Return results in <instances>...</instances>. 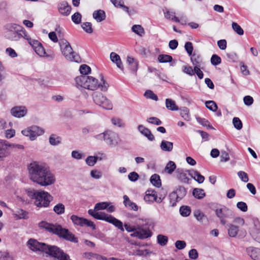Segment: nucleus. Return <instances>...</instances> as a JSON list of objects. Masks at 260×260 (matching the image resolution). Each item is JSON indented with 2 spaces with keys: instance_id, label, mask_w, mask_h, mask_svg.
I'll use <instances>...</instances> for the list:
<instances>
[{
  "instance_id": "obj_37",
  "label": "nucleus",
  "mask_w": 260,
  "mask_h": 260,
  "mask_svg": "<svg viewBox=\"0 0 260 260\" xmlns=\"http://www.w3.org/2000/svg\"><path fill=\"white\" fill-rule=\"evenodd\" d=\"M181 117L186 121H189L191 119L189 114V110L186 107H183L180 109V112Z\"/></svg>"
},
{
  "instance_id": "obj_32",
  "label": "nucleus",
  "mask_w": 260,
  "mask_h": 260,
  "mask_svg": "<svg viewBox=\"0 0 260 260\" xmlns=\"http://www.w3.org/2000/svg\"><path fill=\"white\" fill-rule=\"evenodd\" d=\"M14 215L17 219H27V212L22 209H17L14 212Z\"/></svg>"
},
{
  "instance_id": "obj_23",
  "label": "nucleus",
  "mask_w": 260,
  "mask_h": 260,
  "mask_svg": "<svg viewBox=\"0 0 260 260\" xmlns=\"http://www.w3.org/2000/svg\"><path fill=\"white\" fill-rule=\"evenodd\" d=\"M111 60L116 64L117 68L121 70H123V66L121 60L120 56L115 52H112L110 55Z\"/></svg>"
},
{
  "instance_id": "obj_12",
  "label": "nucleus",
  "mask_w": 260,
  "mask_h": 260,
  "mask_svg": "<svg viewBox=\"0 0 260 260\" xmlns=\"http://www.w3.org/2000/svg\"><path fill=\"white\" fill-rule=\"evenodd\" d=\"M216 216L219 219L221 224L225 225L227 218H231L234 216L233 211L225 206L217 207L214 210Z\"/></svg>"
},
{
  "instance_id": "obj_39",
  "label": "nucleus",
  "mask_w": 260,
  "mask_h": 260,
  "mask_svg": "<svg viewBox=\"0 0 260 260\" xmlns=\"http://www.w3.org/2000/svg\"><path fill=\"white\" fill-rule=\"evenodd\" d=\"M193 196L198 199H201L205 196L204 190L202 189L195 188L192 192Z\"/></svg>"
},
{
  "instance_id": "obj_48",
  "label": "nucleus",
  "mask_w": 260,
  "mask_h": 260,
  "mask_svg": "<svg viewBox=\"0 0 260 260\" xmlns=\"http://www.w3.org/2000/svg\"><path fill=\"white\" fill-rule=\"evenodd\" d=\"M144 96L147 99H150L155 101H158V98L156 94L153 93V91L150 90H147L144 93Z\"/></svg>"
},
{
  "instance_id": "obj_31",
  "label": "nucleus",
  "mask_w": 260,
  "mask_h": 260,
  "mask_svg": "<svg viewBox=\"0 0 260 260\" xmlns=\"http://www.w3.org/2000/svg\"><path fill=\"white\" fill-rule=\"evenodd\" d=\"M61 138L55 134L51 135L49 138L50 144L53 146H56L59 144L61 143Z\"/></svg>"
},
{
  "instance_id": "obj_15",
  "label": "nucleus",
  "mask_w": 260,
  "mask_h": 260,
  "mask_svg": "<svg viewBox=\"0 0 260 260\" xmlns=\"http://www.w3.org/2000/svg\"><path fill=\"white\" fill-rule=\"evenodd\" d=\"M70 218L75 225L80 226H86L91 228L92 230L95 229L96 226L93 222L86 218L80 217L75 215H72Z\"/></svg>"
},
{
  "instance_id": "obj_41",
  "label": "nucleus",
  "mask_w": 260,
  "mask_h": 260,
  "mask_svg": "<svg viewBox=\"0 0 260 260\" xmlns=\"http://www.w3.org/2000/svg\"><path fill=\"white\" fill-rule=\"evenodd\" d=\"M157 241L160 245L164 246L167 245L168 238L166 236L159 234L157 236Z\"/></svg>"
},
{
  "instance_id": "obj_63",
  "label": "nucleus",
  "mask_w": 260,
  "mask_h": 260,
  "mask_svg": "<svg viewBox=\"0 0 260 260\" xmlns=\"http://www.w3.org/2000/svg\"><path fill=\"white\" fill-rule=\"evenodd\" d=\"M237 207L241 211L243 212H246L247 211V206L245 202H239L237 204Z\"/></svg>"
},
{
  "instance_id": "obj_26",
  "label": "nucleus",
  "mask_w": 260,
  "mask_h": 260,
  "mask_svg": "<svg viewBox=\"0 0 260 260\" xmlns=\"http://www.w3.org/2000/svg\"><path fill=\"white\" fill-rule=\"evenodd\" d=\"M144 199L148 203L153 202L154 200H156V192L154 190H147Z\"/></svg>"
},
{
  "instance_id": "obj_3",
  "label": "nucleus",
  "mask_w": 260,
  "mask_h": 260,
  "mask_svg": "<svg viewBox=\"0 0 260 260\" xmlns=\"http://www.w3.org/2000/svg\"><path fill=\"white\" fill-rule=\"evenodd\" d=\"M136 225H131L128 223L124 225L125 230L128 233H132L131 236L141 240L145 239L152 236V233L149 228L145 227L148 224L146 219H138Z\"/></svg>"
},
{
  "instance_id": "obj_17",
  "label": "nucleus",
  "mask_w": 260,
  "mask_h": 260,
  "mask_svg": "<svg viewBox=\"0 0 260 260\" xmlns=\"http://www.w3.org/2000/svg\"><path fill=\"white\" fill-rule=\"evenodd\" d=\"M11 146V144L7 141L0 139V158L1 159L9 155L10 153L9 148Z\"/></svg>"
},
{
  "instance_id": "obj_10",
  "label": "nucleus",
  "mask_w": 260,
  "mask_h": 260,
  "mask_svg": "<svg viewBox=\"0 0 260 260\" xmlns=\"http://www.w3.org/2000/svg\"><path fill=\"white\" fill-rule=\"evenodd\" d=\"M92 96L93 101L96 105L106 110L112 109L113 104L112 102L101 92H94L93 93Z\"/></svg>"
},
{
  "instance_id": "obj_29",
  "label": "nucleus",
  "mask_w": 260,
  "mask_h": 260,
  "mask_svg": "<svg viewBox=\"0 0 260 260\" xmlns=\"http://www.w3.org/2000/svg\"><path fill=\"white\" fill-rule=\"evenodd\" d=\"M126 61L130 66L131 70L133 72H136L138 68V61L136 59L131 56L127 57Z\"/></svg>"
},
{
  "instance_id": "obj_1",
  "label": "nucleus",
  "mask_w": 260,
  "mask_h": 260,
  "mask_svg": "<svg viewBox=\"0 0 260 260\" xmlns=\"http://www.w3.org/2000/svg\"><path fill=\"white\" fill-rule=\"evenodd\" d=\"M78 88L82 87L90 90L99 89L101 91L106 92L109 87V84L101 76L100 81L90 76H80L75 78Z\"/></svg>"
},
{
  "instance_id": "obj_55",
  "label": "nucleus",
  "mask_w": 260,
  "mask_h": 260,
  "mask_svg": "<svg viewBox=\"0 0 260 260\" xmlns=\"http://www.w3.org/2000/svg\"><path fill=\"white\" fill-rule=\"evenodd\" d=\"M194 215L196 219L200 222H203L204 219L206 217L204 214L199 210L194 212Z\"/></svg>"
},
{
  "instance_id": "obj_14",
  "label": "nucleus",
  "mask_w": 260,
  "mask_h": 260,
  "mask_svg": "<svg viewBox=\"0 0 260 260\" xmlns=\"http://www.w3.org/2000/svg\"><path fill=\"white\" fill-rule=\"evenodd\" d=\"M55 182V176L46 168L36 183L42 186H47L54 184Z\"/></svg>"
},
{
  "instance_id": "obj_46",
  "label": "nucleus",
  "mask_w": 260,
  "mask_h": 260,
  "mask_svg": "<svg viewBox=\"0 0 260 260\" xmlns=\"http://www.w3.org/2000/svg\"><path fill=\"white\" fill-rule=\"evenodd\" d=\"M111 122L112 124L115 126H117L119 127L124 126V123L123 122L122 120L119 118H112L111 119Z\"/></svg>"
},
{
  "instance_id": "obj_58",
  "label": "nucleus",
  "mask_w": 260,
  "mask_h": 260,
  "mask_svg": "<svg viewBox=\"0 0 260 260\" xmlns=\"http://www.w3.org/2000/svg\"><path fill=\"white\" fill-rule=\"evenodd\" d=\"M36 53L40 56H44L46 54V52L45 51L44 48L42 46L41 44L39 47H36L34 49Z\"/></svg>"
},
{
  "instance_id": "obj_40",
  "label": "nucleus",
  "mask_w": 260,
  "mask_h": 260,
  "mask_svg": "<svg viewBox=\"0 0 260 260\" xmlns=\"http://www.w3.org/2000/svg\"><path fill=\"white\" fill-rule=\"evenodd\" d=\"M173 59L171 55L167 54H160L158 56V60L161 63H166L172 61Z\"/></svg>"
},
{
  "instance_id": "obj_28",
  "label": "nucleus",
  "mask_w": 260,
  "mask_h": 260,
  "mask_svg": "<svg viewBox=\"0 0 260 260\" xmlns=\"http://www.w3.org/2000/svg\"><path fill=\"white\" fill-rule=\"evenodd\" d=\"M160 147L164 151L170 152L173 150V143L170 141L162 140L161 142Z\"/></svg>"
},
{
  "instance_id": "obj_44",
  "label": "nucleus",
  "mask_w": 260,
  "mask_h": 260,
  "mask_svg": "<svg viewBox=\"0 0 260 260\" xmlns=\"http://www.w3.org/2000/svg\"><path fill=\"white\" fill-rule=\"evenodd\" d=\"M165 17L168 19H171L176 22H179L180 19L175 16V13L170 11H167L165 13Z\"/></svg>"
},
{
  "instance_id": "obj_4",
  "label": "nucleus",
  "mask_w": 260,
  "mask_h": 260,
  "mask_svg": "<svg viewBox=\"0 0 260 260\" xmlns=\"http://www.w3.org/2000/svg\"><path fill=\"white\" fill-rule=\"evenodd\" d=\"M39 226L41 228L45 229L49 233L56 234L59 237L64 239L71 241L72 242L77 243L78 242V239L70 232L68 229L62 228L59 224H53L48 223L46 221H42L39 223Z\"/></svg>"
},
{
  "instance_id": "obj_38",
  "label": "nucleus",
  "mask_w": 260,
  "mask_h": 260,
  "mask_svg": "<svg viewBox=\"0 0 260 260\" xmlns=\"http://www.w3.org/2000/svg\"><path fill=\"white\" fill-rule=\"evenodd\" d=\"M250 255L253 260H260V249L252 248Z\"/></svg>"
},
{
  "instance_id": "obj_57",
  "label": "nucleus",
  "mask_w": 260,
  "mask_h": 260,
  "mask_svg": "<svg viewBox=\"0 0 260 260\" xmlns=\"http://www.w3.org/2000/svg\"><path fill=\"white\" fill-rule=\"evenodd\" d=\"M82 16L79 12H76L72 16V21L76 24H79L81 21Z\"/></svg>"
},
{
  "instance_id": "obj_6",
  "label": "nucleus",
  "mask_w": 260,
  "mask_h": 260,
  "mask_svg": "<svg viewBox=\"0 0 260 260\" xmlns=\"http://www.w3.org/2000/svg\"><path fill=\"white\" fill-rule=\"evenodd\" d=\"M28 196L35 199L34 204L38 207H47L52 200V197L45 191L31 190L28 191Z\"/></svg>"
},
{
  "instance_id": "obj_30",
  "label": "nucleus",
  "mask_w": 260,
  "mask_h": 260,
  "mask_svg": "<svg viewBox=\"0 0 260 260\" xmlns=\"http://www.w3.org/2000/svg\"><path fill=\"white\" fill-rule=\"evenodd\" d=\"M166 107L168 110L171 111H177L179 109L175 102L171 99H166Z\"/></svg>"
},
{
  "instance_id": "obj_7",
  "label": "nucleus",
  "mask_w": 260,
  "mask_h": 260,
  "mask_svg": "<svg viewBox=\"0 0 260 260\" xmlns=\"http://www.w3.org/2000/svg\"><path fill=\"white\" fill-rule=\"evenodd\" d=\"M245 223V220L243 218L237 217L234 218L233 223L229 225L228 229V234L231 237H235L238 236L240 237H245L246 235V230L240 229Z\"/></svg>"
},
{
  "instance_id": "obj_42",
  "label": "nucleus",
  "mask_w": 260,
  "mask_h": 260,
  "mask_svg": "<svg viewBox=\"0 0 260 260\" xmlns=\"http://www.w3.org/2000/svg\"><path fill=\"white\" fill-rule=\"evenodd\" d=\"M20 36H19V31H11L7 34V38L11 41H19L20 40Z\"/></svg>"
},
{
  "instance_id": "obj_16",
  "label": "nucleus",
  "mask_w": 260,
  "mask_h": 260,
  "mask_svg": "<svg viewBox=\"0 0 260 260\" xmlns=\"http://www.w3.org/2000/svg\"><path fill=\"white\" fill-rule=\"evenodd\" d=\"M28 247L34 251L45 252L47 245L44 243L39 242L37 240L30 239L27 242Z\"/></svg>"
},
{
  "instance_id": "obj_22",
  "label": "nucleus",
  "mask_w": 260,
  "mask_h": 260,
  "mask_svg": "<svg viewBox=\"0 0 260 260\" xmlns=\"http://www.w3.org/2000/svg\"><path fill=\"white\" fill-rule=\"evenodd\" d=\"M139 131L144 136H145L150 141H153L154 139V137L151 133L150 130L147 127H145L143 125H139L138 127Z\"/></svg>"
},
{
  "instance_id": "obj_53",
  "label": "nucleus",
  "mask_w": 260,
  "mask_h": 260,
  "mask_svg": "<svg viewBox=\"0 0 260 260\" xmlns=\"http://www.w3.org/2000/svg\"><path fill=\"white\" fill-rule=\"evenodd\" d=\"M21 26H20L16 24L11 23L7 24L6 26V28L9 31V32L18 31L19 30V29L20 28Z\"/></svg>"
},
{
  "instance_id": "obj_24",
  "label": "nucleus",
  "mask_w": 260,
  "mask_h": 260,
  "mask_svg": "<svg viewBox=\"0 0 260 260\" xmlns=\"http://www.w3.org/2000/svg\"><path fill=\"white\" fill-rule=\"evenodd\" d=\"M92 16L98 22H102L104 20L106 17L105 11L101 9L94 11L93 12Z\"/></svg>"
},
{
  "instance_id": "obj_13",
  "label": "nucleus",
  "mask_w": 260,
  "mask_h": 260,
  "mask_svg": "<svg viewBox=\"0 0 260 260\" xmlns=\"http://www.w3.org/2000/svg\"><path fill=\"white\" fill-rule=\"evenodd\" d=\"M45 252L57 258L58 260H72L68 254L64 253L63 250L55 246L47 245V248H46Z\"/></svg>"
},
{
  "instance_id": "obj_43",
  "label": "nucleus",
  "mask_w": 260,
  "mask_h": 260,
  "mask_svg": "<svg viewBox=\"0 0 260 260\" xmlns=\"http://www.w3.org/2000/svg\"><path fill=\"white\" fill-rule=\"evenodd\" d=\"M206 107L213 112H216L217 110V106L213 101H208L205 102Z\"/></svg>"
},
{
  "instance_id": "obj_60",
  "label": "nucleus",
  "mask_w": 260,
  "mask_h": 260,
  "mask_svg": "<svg viewBox=\"0 0 260 260\" xmlns=\"http://www.w3.org/2000/svg\"><path fill=\"white\" fill-rule=\"evenodd\" d=\"M90 176L94 179H99L101 178L102 174L101 172L97 170H93L90 172Z\"/></svg>"
},
{
  "instance_id": "obj_49",
  "label": "nucleus",
  "mask_w": 260,
  "mask_h": 260,
  "mask_svg": "<svg viewBox=\"0 0 260 260\" xmlns=\"http://www.w3.org/2000/svg\"><path fill=\"white\" fill-rule=\"evenodd\" d=\"M98 157L94 156H88L85 161L87 165L89 166H93L97 161Z\"/></svg>"
},
{
  "instance_id": "obj_47",
  "label": "nucleus",
  "mask_w": 260,
  "mask_h": 260,
  "mask_svg": "<svg viewBox=\"0 0 260 260\" xmlns=\"http://www.w3.org/2000/svg\"><path fill=\"white\" fill-rule=\"evenodd\" d=\"M80 71L82 76H87L90 72L91 69L86 64H82L80 66Z\"/></svg>"
},
{
  "instance_id": "obj_2",
  "label": "nucleus",
  "mask_w": 260,
  "mask_h": 260,
  "mask_svg": "<svg viewBox=\"0 0 260 260\" xmlns=\"http://www.w3.org/2000/svg\"><path fill=\"white\" fill-rule=\"evenodd\" d=\"M110 205L108 202H101L95 204L94 209H89L88 213L93 217L95 219L101 220H104L117 227L120 231L123 232L124 229L122 222L114 217L111 215H109L104 212H96L99 210L106 209Z\"/></svg>"
},
{
  "instance_id": "obj_50",
  "label": "nucleus",
  "mask_w": 260,
  "mask_h": 260,
  "mask_svg": "<svg viewBox=\"0 0 260 260\" xmlns=\"http://www.w3.org/2000/svg\"><path fill=\"white\" fill-rule=\"evenodd\" d=\"M180 212L182 216L187 217L190 214L191 210L187 206H182L180 208Z\"/></svg>"
},
{
  "instance_id": "obj_27",
  "label": "nucleus",
  "mask_w": 260,
  "mask_h": 260,
  "mask_svg": "<svg viewBox=\"0 0 260 260\" xmlns=\"http://www.w3.org/2000/svg\"><path fill=\"white\" fill-rule=\"evenodd\" d=\"M123 204L124 206L129 209L137 211L138 210V206L134 202H132L126 195L123 196Z\"/></svg>"
},
{
  "instance_id": "obj_11",
  "label": "nucleus",
  "mask_w": 260,
  "mask_h": 260,
  "mask_svg": "<svg viewBox=\"0 0 260 260\" xmlns=\"http://www.w3.org/2000/svg\"><path fill=\"white\" fill-rule=\"evenodd\" d=\"M45 133L44 129L37 125H32L27 127L21 131L22 134L28 137L30 141H35L38 137L43 135Z\"/></svg>"
},
{
  "instance_id": "obj_35",
  "label": "nucleus",
  "mask_w": 260,
  "mask_h": 260,
  "mask_svg": "<svg viewBox=\"0 0 260 260\" xmlns=\"http://www.w3.org/2000/svg\"><path fill=\"white\" fill-rule=\"evenodd\" d=\"M133 32L139 36H143L145 34L143 27L140 25H134L132 27Z\"/></svg>"
},
{
  "instance_id": "obj_62",
  "label": "nucleus",
  "mask_w": 260,
  "mask_h": 260,
  "mask_svg": "<svg viewBox=\"0 0 260 260\" xmlns=\"http://www.w3.org/2000/svg\"><path fill=\"white\" fill-rule=\"evenodd\" d=\"M148 122L155 124L157 125H160L161 121L157 118L155 117H151L147 119Z\"/></svg>"
},
{
  "instance_id": "obj_21",
  "label": "nucleus",
  "mask_w": 260,
  "mask_h": 260,
  "mask_svg": "<svg viewBox=\"0 0 260 260\" xmlns=\"http://www.w3.org/2000/svg\"><path fill=\"white\" fill-rule=\"evenodd\" d=\"M58 9L62 15L68 16L70 14L72 8L66 1H63L58 4Z\"/></svg>"
},
{
  "instance_id": "obj_59",
  "label": "nucleus",
  "mask_w": 260,
  "mask_h": 260,
  "mask_svg": "<svg viewBox=\"0 0 260 260\" xmlns=\"http://www.w3.org/2000/svg\"><path fill=\"white\" fill-rule=\"evenodd\" d=\"M221 58L218 55L214 54L212 56L211 58V62L214 66H216L220 63Z\"/></svg>"
},
{
  "instance_id": "obj_56",
  "label": "nucleus",
  "mask_w": 260,
  "mask_h": 260,
  "mask_svg": "<svg viewBox=\"0 0 260 260\" xmlns=\"http://www.w3.org/2000/svg\"><path fill=\"white\" fill-rule=\"evenodd\" d=\"M238 177L244 182H247L249 181V178L247 174L244 171H239L237 173Z\"/></svg>"
},
{
  "instance_id": "obj_54",
  "label": "nucleus",
  "mask_w": 260,
  "mask_h": 260,
  "mask_svg": "<svg viewBox=\"0 0 260 260\" xmlns=\"http://www.w3.org/2000/svg\"><path fill=\"white\" fill-rule=\"evenodd\" d=\"M233 123L235 128L240 130L242 128V123L241 120L238 117H234L233 119Z\"/></svg>"
},
{
  "instance_id": "obj_45",
  "label": "nucleus",
  "mask_w": 260,
  "mask_h": 260,
  "mask_svg": "<svg viewBox=\"0 0 260 260\" xmlns=\"http://www.w3.org/2000/svg\"><path fill=\"white\" fill-rule=\"evenodd\" d=\"M19 36H20V39L21 38H23L24 39L26 40L28 42L31 39L30 37L28 34V33L27 32L26 30L23 27H22V26H21L20 28L19 29Z\"/></svg>"
},
{
  "instance_id": "obj_9",
  "label": "nucleus",
  "mask_w": 260,
  "mask_h": 260,
  "mask_svg": "<svg viewBox=\"0 0 260 260\" xmlns=\"http://www.w3.org/2000/svg\"><path fill=\"white\" fill-rule=\"evenodd\" d=\"M46 168L39 162L34 161L28 167V175L30 179L37 183Z\"/></svg>"
},
{
  "instance_id": "obj_25",
  "label": "nucleus",
  "mask_w": 260,
  "mask_h": 260,
  "mask_svg": "<svg viewBox=\"0 0 260 260\" xmlns=\"http://www.w3.org/2000/svg\"><path fill=\"white\" fill-rule=\"evenodd\" d=\"M189 176L194 179L199 183H203L205 180V177L196 170H190L189 172Z\"/></svg>"
},
{
  "instance_id": "obj_64",
  "label": "nucleus",
  "mask_w": 260,
  "mask_h": 260,
  "mask_svg": "<svg viewBox=\"0 0 260 260\" xmlns=\"http://www.w3.org/2000/svg\"><path fill=\"white\" fill-rule=\"evenodd\" d=\"M0 260H13V257L7 252H2L0 255Z\"/></svg>"
},
{
  "instance_id": "obj_61",
  "label": "nucleus",
  "mask_w": 260,
  "mask_h": 260,
  "mask_svg": "<svg viewBox=\"0 0 260 260\" xmlns=\"http://www.w3.org/2000/svg\"><path fill=\"white\" fill-rule=\"evenodd\" d=\"M175 247L179 250H181L184 249L186 246V244L184 241L183 240H177L175 243Z\"/></svg>"
},
{
  "instance_id": "obj_8",
  "label": "nucleus",
  "mask_w": 260,
  "mask_h": 260,
  "mask_svg": "<svg viewBox=\"0 0 260 260\" xmlns=\"http://www.w3.org/2000/svg\"><path fill=\"white\" fill-rule=\"evenodd\" d=\"M59 45L62 55L67 59L77 62L80 61V57L73 51L70 44L66 40L60 39Z\"/></svg>"
},
{
  "instance_id": "obj_52",
  "label": "nucleus",
  "mask_w": 260,
  "mask_h": 260,
  "mask_svg": "<svg viewBox=\"0 0 260 260\" xmlns=\"http://www.w3.org/2000/svg\"><path fill=\"white\" fill-rule=\"evenodd\" d=\"M232 28L239 35H243L244 34V31L241 27L237 23H232Z\"/></svg>"
},
{
  "instance_id": "obj_51",
  "label": "nucleus",
  "mask_w": 260,
  "mask_h": 260,
  "mask_svg": "<svg viewBox=\"0 0 260 260\" xmlns=\"http://www.w3.org/2000/svg\"><path fill=\"white\" fill-rule=\"evenodd\" d=\"M82 28L87 33L91 34L93 30L92 28V24L90 22H84L81 25Z\"/></svg>"
},
{
  "instance_id": "obj_36",
  "label": "nucleus",
  "mask_w": 260,
  "mask_h": 260,
  "mask_svg": "<svg viewBox=\"0 0 260 260\" xmlns=\"http://www.w3.org/2000/svg\"><path fill=\"white\" fill-rule=\"evenodd\" d=\"M151 183L155 186L159 187L161 186L160 177L157 174H153L150 178Z\"/></svg>"
},
{
  "instance_id": "obj_20",
  "label": "nucleus",
  "mask_w": 260,
  "mask_h": 260,
  "mask_svg": "<svg viewBox=\"0 0 260 260\" xmlns=\"http://www.w3.org/2000/svg\"><path fill=\"white\" fill-rule=\"evenodd\" d=\"M179 192L182 193V196L185 195V188L183 187H180L176 191H173L170 194V203L172 206H174L176 205V202L181 199V198L178 197Z\"/></svg>"
},
{
  "instance_id": "obj_34",
  "label": "nucleus",
  "mask_w": 260,
  "mask_h": 260,
  "mask_svg": "<svg viewBox=\"0 0 260 260\" xmlns=\"http://www.w3.org/2000/svg\"><path fill=\"white\" fill-rule=\"evenodd\" d=\"M176 168L175 163L173 161H169L165 168V171L169 174H171Z\"/></svg>"
},
{
  "instance_id": "obj_18",
  "label": "nucleus",
  "mask_w": 260,
  "mask_h": 260,
  "mask_svg": "<svg viewBox=\"0 0 260 260\" xmlns=\"http://www.w3.org/2000/svg\"><path fill=\"white\" fill-rule=\"evenodd\" d=\"M189 171L182 168H178L175 172L176 178L182 183H189L190 179L188 175H189Z\"/></svg>"
},
{
  "instance_id": "obj_19",
  "label": "nucleus",
  "mask_w": 260,
  "mask_h": 260,
  "mask_svg": "<svg viewBox=\"0 0 260 260\" xmlns=\"http://www.w3.org/2000/svg\"><path fill=\"white\" fill-rule=\"evenodd\" d=\"M27 109L24 106H16L11 110V114L17 118L24 117L27 113Z\"/></svg>"
},
{
  "instance_id": "obj_5",
  "label": "nucleus",
  "mask_w": 260,
  "mask_h": 260,
  "mask_svg": "<svg viewBox=\"0 0 260 260\" xmlns=\"http://www.w3.org/2000/svg\"><path fill=\"white\" fill-rule=\"evenodd\" d=\"M93 138L98 141H104L108 146L112 148L116 147L121 142L119 135L110 129L105 130L104 132L94 136Z\"/></svg>"
},
{
  "instance_id": "obj_33",
  "label": "nucleus",
  "mask_w": 260,
  "mask_h": 260,
  "mask_svg": "<svg viewBox=\"0 0 260 260\" xmlns=\"http://www.w3.org/2000/svg\"><path fill=\"white\" fill-rule=\"evenodd\" d=\"M53 210L56 214L61 215L65 212V206L62 203H58L54 206Z\"/></svg>"
}]
</instances>
